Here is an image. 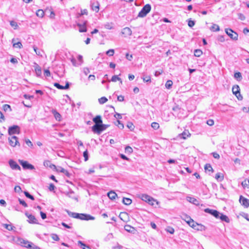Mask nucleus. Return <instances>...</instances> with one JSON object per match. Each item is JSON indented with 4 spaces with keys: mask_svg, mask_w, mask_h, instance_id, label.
Instances as JSON below:
<instances>
[{
    "mask_svg": "<svg viewBox=\"0 0 249 249\" xmlns=\"http://www.w3.org/2000/svg\"><path fill=\"white\" fill-rule=\"evenodd\" d=\"M83 157H84L85 161H87L89 159V153L87 150L83 152Z\"/></svg>",
    "mask_w": 249,
    "mask_h": 249,
    "instance_id": "nucleus-51",
    "label": "nucleus"
},
{
    "mask_svg": "<svg viewBox=\"0 0 249 249\" xmlns=\"http://www.w3.org/2000/svg\"><path fill=\"white\" fill-rule=\"evenodd\" d=\"M196 226V228H195V230H197V231H203L205 230V226L201 224H199L197 223L196 224H195Z\"/></svg>",
    "mask_w": 249,
    "mask_h": 249,
    "instance_id": "nucleus-33",
    "label": "nucleus"
},
{
    "mask_svg": "<svg viewBox=\"0 0 249 249\" xmlns=\"http://www.w3.org/2000/svg\"><path fill=\"white\" fill-rule=\"evenodd\" d=\"M173 82L171 80H168L165 84V87L167 89H170L172 86Z\"/></svg>",
    "mask_w": 249,
    "mask_h": 249,
    "instance_id": "nucleus-42",
    "label": "nucleus"
},
{
    "mask_svg": "<svg viewBox=\"0 0 249 249\" xmlns=\"http://www.w3.org/2000/svg\"><path fill=\"white\" fill-rule=\"evenodd\" d=\"M43 164L45 167H49L53 169H54V168H56V166L55 165L52 164L50 161L48 160H45L44 161Z\"/></svg>",
    "mask_w": 249,
    "mask_h": 249,
    "instance_id": "nucleus-24",
    "label": "nucleus"
},
{
    "mask_svg": "<svg viewBox=\"0 0 249 249\" xmlns=\"http://www.w3.org/2000/svg\"><path fill=\"white\" fill-rule=\"evenodd\" d=\"M3 227H4L6 229L9 231H11L13 230L14 228H15L14 226H13L11 224H2Z\"/></svg>",
    "mask_w": 249,
    "mask_h": 249,
    "instance_id": "nucleus-32",
    "label": "nucleus"
},
{
    "mask_svg": "<svg viewBox=\"0 0 249 249\" xmlns=\"http://www.w3.org/2000/svg\"><path fill=\"white\" fill-rule=\"evenodd\" d=\"M195 24V21L194 20H191V19H189L188 21V26L192 28L193 27Z\"/></svg>",
    "mask_w": 249,
    "mask_h": 249,
    "instance_id": "nucleus-53",
    "label": "nucleus"
},
{
    "mask_svg": "<svg viewBox=\"0 0 249 249\" xmlns=\"http://www.w3.org/2000/svg\"><path fill=\"white\" fill-rule=\"evenodd\" d=\"M166 231L171 234H173L175 231L174 229L173 228L170 227H168L167 228Z\"/></svg>",
    "mask_w": 249,
    "mask_h": 249,
    "instance_id": "nucleus-59",
    "label": "nucleus"
},
{
    "mask_svg": "<svg viewBox=\"0 0 249 249\" xmlns=\"http://www.w3.org/2000/svg\"><path fill=\"white\" fill-rule=\"evenodd\" d=\"M78 245H80L81 247L83 249H91L89 246H87L81 241H79L78 242Z\"/></svg>",
    "mask_w": 249,
    "mask_h": 249,
    "instance_id": "nucleus-35",
    "label": "nucleus"
},
{
    "mask_svg": "<svg viewBox=\"0 0 249 249\" xmlns=\"http://www.w3.org/2000/svg\"><path fill=\"white\" fill-rule=\"evenodd\" d=\"M151 127L155 129V130H157L158 129L159 127H160V125H159V124L158 123H156V122H153L151 124Z\"/></svg>",
    "mask_w": 249,
    "mask_h": 249,
    "instance_id": "nucleus-49",
    "label": "nucleus"
},
{
    "mask_svg": "<svg viewBox=\"0 0 249 249\" xmlns=\"http://www.w3.org/2000/svg\"><path fill=\"white\" fill-rule=\"evenodd\" d=\"M18 201H19V204L22 205L24 207H28L27 204L23 200H22L20 198H18Z\"/></svg>",
    "mask_w": 249,
    "mask_h": 249,
    "instance_id": "nucleus-52",
    "label": "nucleus"
},
{
    "mask_svg": "<svg viewBox=\"0 0 249 249\" xmlns=\"http://www.w3.org/2000/svg\"><path fill=\"white\" fill-rule=\"evenodd\" d=\"M207 124L210 126H213L214 124V121L212 119H209L207 121Z\"/></svg>",
    "mask_w": 249,
    "mask_h": 249,
    "instance_id": "nucleus-62",
    "label": "nucleus"
},
{
    "mask_svg": "<svg viewBox=\"0 0 249 249\" xmlns=\"http://www.w3.org/2000/svg\"><path fill=\"white\" fill-rule=\"evenodd\" d=\"M99 3L98 1H91L90 2V6L93 11H95L96 13L98 12L99 10Z\"/></svg>",
    "mask_w": 249,
    "mask_h": 249,
    "instance_id": "nucleus-15",
    "label": "nucleus"
},
{
    "mask_svg": "<svg viewBox=\"0 0 249 249\" xmlns=\"http://www.w3.org/2000/svg\"><path fill=\"white\" fill-rule=\"evenodd\" d=\"M122 202L125 205H129L132 203V200L129 198L124 197Z\"/></svg>",
    "mask_w": 249,
    "mask_h": 249,
    "instance_id": "nucleus-31",
    "label": "nucleus"
},
{
    "mask_svg": "<svg viewBox=\"0 0 249 249\" xmlns=\"http://www.w3.org/2000/svg\"><path fill=\"white\" fill-rule=\"evenodd\" d=\"M114 51L113 49H110L109 50H108L107 53H106V54L110 56H113V54H114Z\"/></svg>",
    "mask_w": 249,
    "mask_h": 249,
    "instance_id": "nucleus-56",
    "label": "nucleus"
},
{
    "mask_svg": "<svg viewBox=\"0 0 249 249\" xmlns=\"http://www.w3.org/2000/svg\"><path fill=\"white\" fill-rule=\"evenodd\" d=\"M108 126V125L103 124V123L98 125V127L96 128V130L92 129V131L97 134H100L103 131L105 130Z\"/></svg>",
    "mask_w": 249,
    "mask_h": 249,
    "instance_id": "nucleus-11",
    "label": "nucleus"
},
{
    "mask_svg": "<svg viewBox=\"0 0 249 249\" xmlns=\"http://www.w3.org/2000/svg\"><path fill=\"white\" fill-rule=\"evenodd\" d=\"M186 199L189 202L193 203L196 206H198L199 205V201L196 198H195L194 197H191V196H187L186 197Z\"/></svg>",
    "mask_w": 249,
    "mask_h": 249,
    "instance_id": "nucleus-21",
    "label": "nucleus"
},
{
    "mask_svg": "<svg viewBox=\"0 0 249 249\" xmlns=\"http://www.w3.org/2000/svg\"><path fill=\"white\" fill-rule=\"evenodd\" d=\"M124 229L127 232L131 233H133V234H134L136 231V230L135 229V228H134L129 225H126L124 226Z\"/></svg>",
    "mask_w": 249,
    "mask_h": 249,
    "instance_id": "nucleus-20",
    "label": "nucleus"
},
{
    "mask_svg": "<svg viewBox=\"0 0 249 249\" xmlns=\"http://www.w3.org/2000/svg\"><path fill=\"white\" fill-rule=\"evenodd\" d=\"M240 88L237 85H235L232 87V91L233 94H234L239 100H242L243 97L240 92Z\"/></svg>",
    "mask_w": 249,
    "mask_h": 249,
    "instance_id": "nucleus-3",
    "label": "nucleus"
},
{
    "mask_svg": "<svg viewBox=\"0 0 249 249\" xmlns=\"http://www.w3.org/2000/svg\"><path fill=\"white\" fill-rule=\"evenodd\" d=\"M141 198L142 200L147 202L151 205H154V202L156 201V200L153 197L146 194H142L141 195Z\"/></svg>",
    "mask_w": 249,
    "mask_h": 249,
    "instance_id": "nucleus-4",
    "label": "nucleus"
},
{
    "mask_svg": "<svg viewBox=\"0 0 249 249\" xmlns=\"http://www.w3.org/2000/svg\"><path fill=\"white\" fill-rule=\"evenodd\" d=\"M114 117L119 120V119H121L122 118V115L120 113L116 112L115 114L114 115Z\"/></svg>",
    "mask_w": 249,
    "mask_h": 249,
    "instance_id": "nucleus-64",
    "label": "nucleus"
},
{
    "mask_svg": "<svg viewBox=\"0 0 249 249\" xmlns=\"http://www.w3.org/2000/svg\"><path fill=\"white\" fill-rule=\"evenodd\" d=\"M19 163L22 165V167L24 169H30V170H33L35 169V167L26 161H24L23 160H18Z\"/></svg>",
    "mask_w": 249,
    "mask_h": 249,
    "instance_id": "nucleus-8",
    "label": "nucleus"
},
{
    "mask_svg": "<svg viewBox=\"0 0 249 249\" xmlns=\"http://www.w3.org/2000/svg\"><path fill=\"white\" fill-rule=\"evenodd\" d=\"M51 237L53 240L54 241H58L59 240V238L58 236L56 234H52L51 235Z\"/></svg>",
    "mask_w": 249,
    "mask_h": 249,
    "instance_id": "nucleus-58",
    "label": "nucleus"
},
{
    "mask_svg": "<svg viewBox=\"0 0 249 249\" xmlns=\"http://www.w3.org/2000/svg\"><path fill=\"white\" fill-rule=\"evenodd\" d=\"M44 75L46 77H49L51 76V72L49 70H44Z\"/></svg>",
    "mask_w": 249,
    "mask_h": 249,
    "instance_id": "nucleus-63",
    "label": "nucleus"
},
{
    "mask_svg": "<svg viewBox=\"0 0 249 249\" xmlns=\"http://www.w3.org/2000/svg\"><path fill=\"white\" fill-rule=\"evenodd\" d=\"M239 202L245 208L249 207V199L243 197L242 196H240Z\"/></svg>",
    "mask_w": 249,
    "mask_h": 249,
    "instance_id": "nucleus-13",
    "label": "nucleus"
},
{
    "mask_svg": "<svg viewBox=\"0 0 249 249\" xmlns=\"http://www.w3.org/2000/svg\"><path fill=\"white\" fill-rule=\"evenodd\" d=\"M210 29L213 32H217L220 30L219 26L216 24H213Z\"/></svg>",
    "mask_w": 249,
    "mask_h": 249,
    "instance_id": "nucleus-30",
    "label": "nucleus"
},
{
    "mask_svg": "<svg viewBox=\"0 0 249 249\" xmlns=\"http://www.w3.org/2000/svg\"><path fill=\"white\" fill-rule=\"evenodd\" d=\"M197 223L195 222L193 219L188 222V225L193 228V229L196 228V226L195 224H196Z\"/></svg>",
    "mask_w": 249,
    "mask_h": 249,
    "instance_id": "nucleus-50",
    "label": "nucleus"
},
{
    "mask_svg": "<svg viewBox=\"0 0 249 249\" xmlns=\"http://www.w3.org/2000/svg\"><path fill=\"white\" fill-rule=\"evenodd\" d=\"M121 33L124 35V37L130 36L132 34L131 30L128 27H125L122 30Z\"/></svg>",
    "mask_w": 249,
    "mask_h": 249,
    "instance_id": "nucleus-19",
    "label": "nucleus"
},
{
    "mask_svg": "<svg viewBox=\"0 0 249 249\" xmlns=\"http://www.w3.org/2000/svg\"><path fill=\"white\" fill-rule=\"evenodd\" d=\"M126 126L131 131L133 130L135 127L133 123L130 122L127 123Z\"/></svg>",
    "mask_w": 249,
    "mask_h": 249,
    "instance_id": "nucleus-47",
    "label": "nucleus"
},
{
    "mask_svg": "<svg viewBox=\"0 0 249 249\" xmlns=\"http://www.w3.org/2000/svg\"><path fill=\"white\" fill-rule=\"evenodd\" d=\"M222 221H225L227 223H229L230 222V219L229 217L226 215L223 214V213H220L219 218Z\"/></svg>",
    "mask_w": 249,
    "mask_h": 249,
    "instance_id": "nucleus-23",
    "label": "nucleus"
},
{
    "mask_svg": "<svg viewBox=\"0 0 249 249\" xmlns=\"http://www.w3.org/2000/svg\"><path fill=\"white\" fill-rule=\"evenodd\" d=\"M241 185L244 188H246V187L249 188V179H245L242 182Z\"/></svg>",
    "mask_w": 249,
    "mask_h": 249,
    "instance_id": "nucleus-34",
    "label": "nucleus"
},
{
    "mask_svg": "<svg viewBox=\"0 0 249 249\" xmlns=\"http://www.w3.org/2000/svg\"><path fill=\"white\" fill-rule=\"evenodd\" d=\"M190 135V133L189 131H184L181 134L179 135V137L180 138L183 139H186L187 138H188Z\"/></svg>",
    "mask_w": 249,
    "mask_h": 249,
    "instance_id": "nucleus-25",
    "label": "nucleus"
},
{
    "mask_svg": "<svg viewBox=\"0 0 249 249\" xmlns=\"http://www.w3.org/2000/svg\"><path fill=\"white\" fill-rule=\"evenodd\" d=\"M173 111V114L175 116L179 117V113L183 110L178 105H176L172 108Z\"/></svg>",
    "mask_w": 249,
    "mask_h": 249,
    "instance_id": "nucleus-17",
    "label": "nucleus"
},
{
    "mask_svg": "<svg viewBox=\"0 0 249 249\" xmlns=\"http://www.w3.org/2000/svg\"><path fill=\"white\" fill-rule=\"evenodd\" d=\"M24 194L25 196L28 198L31 199V200H34L35 199V198L34 196L31 195L27 191H24Z\"/></svg>",
    "mask_w": 249,
    "mask_h": 249,
    "instance_id": "nucleus-43",
    "label": "nucleus"
},
{
    "mask_svg": "<svg viewBox=\"0 0 249 249\" xmlns=\"http://www.w3.org/2000/svg\"><path fill=\"white\" fill-rule=\"evenodd\" d=\"M54 86L59 89H68L70 88V83L69 82H67L66 85L65 86H63L58 83H54Z\"/></svg>",
    "mask_w": 249,
    "mask_h": 249,
    "instance_id": "nucleus-18",
    "label": "nucleus"
},
{
    "mask_svg": "<svg viewBox=\"0 0 249 249\" xmlns=\"http://www.w3.org/2000/svg\"><path fill=\"white\" fill-rule=\"evenodd\" d=\"M21 243L23 244L24 247L27 248H30L32 247V243L28 242V241L23 240V242Z\"/></svg>",
    "mask_w": 249,
    "mask_h": 249,
    "instance_id": "nucleus-37",
    "label": "nucleus"
},
{
    "mask_svg": "<svg viewBox=\"0 0 249 249\" xmlns=\"http://www.w3.org/2000/svg\"><path fill=\"white\" fill-rule=\"evenodd\" d=\"M65 211L67 212V213L70 216H71L74 218L85 220H94L95 219L94 217L89 214L73 213L68 210H66Z\"/></svg>",
    "mask_w": 249,
    "mask_h": 249,
    "instance_id": "nucleus-1",
    "label": "nucleus"
},
{
    "mask_svg": "<svg viewBox=\"0 0 249 249\" xmlns=\"http://www.w3.org/2000/svg\"><path fill=\"white\" fill-rule=\"evenodd\" d=\"M10 25L11 26L14 27L15 29H16L18 26L17 23L14 21H11L10 22Z\"/></svg>",
    "mask_w": 249,
    "mask_h": 249,
    "instance_id": "nucleus-61",
    "label": "nucleus"
},
{
    "mask_svg": "<svg viewBox=\"0 0 249 249\" xmlns=\"http://www.w3.org/2000/svg\"><path fill=\"white\" fill-rule=\"evenodd\" d=\"M65 194H66V195L67 196H68V197H70V198H71L72 199H74L77 201H78V198L77 197H75V196H73V195H74V192L73 191H70L69 192H66V193H65Z\"/></svg>",
    "mask_w": 249,
    "mask_h": 249,
    "instance_id": "nucleus-28",
    "label": "nucleus"
},
{
    "mask_svg": "<svg viewBox=\"0 0 249 249\" xmlns=\"http://www.w3.org/2000/svg\"><path fill=\"white\" fill-rule=\"evenodd\" d=\"M2 108L5 111H11L12 109L11 106L7 104H5L3 106Z\"/></svg>",
    "mask_w": 249,
    "mask_h": 249,
    "instance_id": "nucleus-41",
    "label": "nucleus"
},
{
    "mask_svg": "<svg viewBox=\"0 0 249 249\" xmlns=\"http://www.w3.org/2000/svg\"><path fill=\"white\" fill-rule=\"evenodd\" d=\"M125 152L127 154H131L133 152V149L130 146H127L125 148Z\"/></svg>",
    "mask_w": 249,
    "mask_h": 249,
    "instance_id": "nucleus-46",
    "label": "nucleus"
},
{
    "mask_svg": "<svg viewBox=\"0 0 249 249\" xmlns=\"http://www.w3.org/2000/svg\"><path fill=\"white\" fill-rule=\"evenodd\" d=\"M117 80L118 81H120L121 83H122V81L121 80V79L120 78H119L117 75H113L112 78H111V81L112 82H116Z\"/></svg>",
    "mask_w": 249,
    "mask_h": 249,
    "instance_id": "nucleus-44",
    "label": "nucleus"
},
{
    "mask_svg": "<svg viewBox=\"0 0 249 249\" xmlns=\"http://www.w3.org/2000/svg\"><path fill=\"white\" fill-rule=\"evenodd\" d=\"M234 77H235V78H236L237 79H241L242 78L241 73L240 72H235L234 73Z\"/></svg>",
    "mask_w": 249,
    "mask_h": 249,
    "instance_id": "nucleus-57",
    "label": "nucleus"
},
{
    "mask_svg": "<svg viewBox=\"0 0 249 249\" xmlns=\"http://www.w3.org/2000/svg\"><path fill=\"white\" fill-rule=\"evenodd\" d=\"M204 169L206 171H212L213 172V169L210 164H206L205 165Z\"/></svg>",
    "mask_w": 249,
    "mask_h": 249,
    "instance_id": "nucleus-40",
    "label": "nucleus"
},
{
    "mask_svg": "<svg viewBox=\"0 0 249 249\" xmlns=\"http://www.w3.org/2000/svg\"><path fill=\"white\" fill-rule=\"evenodd\" d=\"M107 99L106 97H102L98 99V101L100 104H103L107 102Z\"/></svg>",
    "mask_w": 249,
    "mask_h": 249,
    "instance_id": "nucleus-45",
    "label": "nucleus"
},
{
    "mask_svg": "<svg viewBox=\"0 0 249 249\" xmlns=\"http://www.w3.org/2000/svg\"><path fill=\"white\" fill-rule=\"evenodd\" d=\"M87 23V20H84L77 23V26L79 27V31L81 33L87 32L86 24Z\"/></svg>",
    "mask_w": 249,
    "mask_h": 249,
    "instance_id": "nucleus-12",
    "label": "nucleus"
},
{
    "mask_svg": "<svg viewBox=\"0 0 249 249\" xmlns=\"http://www.w3.org/2000/svg\"><path fill=\"white\" fill-rule=\"evenodd\" d=\"M36 64L35 67V72L37 76L39 77L41 76L42 71L41 68L38 66V65Z\"/></svg>",
    "mask_w": 249,
    "mask_h": 249,
    "instance_id": "nucleus-26",
    "label": "nucleus"
},
{
    "mask_svg": "<svg viewBox=\"0 0 249 249\" xmlns=\"http://www.w3.org/2000/svg\"><path fill=\"white\" fill-rule=\"evenodd\" d=\"M20 127L18 125H14L8 128V134L12 135L15 134H19Z\"/></svg>",
    "mask_w": 249,
    "mask_h": 249,
    "instance_id": "nucleus-6",
    "label": "nucleus"
},
{
    "mask_svg": "<svg viewBox=\"0 0 249 249\" xmlns=\"http://www.w3.org/2000/svg\"><path fill=\"white\" fill-rule=\"evenodd\" d=\"M36 15L39 18H43L44 15V12L42 10L39 9L36 11Z\"/></svg>",
    "mask_w": 249,
    "mask_h": 249,
    "instance_id": "nucleus-36",
    "label": "nucleus"
},
{
    "mask_svg": "<svg viewBox=\"0 0 249 249\" xmlns=\"http://www.w3.org/2000/svg\"><path fill=\"white\" fill-rule=\"evenodd\" d=\"M26 216L28 218V222L32 224H37V220L35 216L32 214H30L27 213H25Z\"/></svg>",
    "mask_w": 249,
    "mask_h": 249,
    "instance_id": "nucleus-16",
    "label": "nucleus"
},
{
    "mask_svg": "<svg viewBox=\"0 0 249 249\" xmlns=\"http://www.w3.org/2000/svg\"><path fill=\"white\" fill-rule=\"evenodd\" d=\"M71 62H72L73 65L74 66H78L81 65V63H79V64L77 63L76 62V60L74 58H72L71 60Z\"/></svg>",
    "mask_w": 249,
    "mask_h": 249,
    "instance_id": "nucleus-60",
    "label": "nucleus"
},
{
    "mask_svg": "<svg viewBox=\"0 0 249 249\" xmlns=\"http://www.w3.org/2000/svg\"><path fill=\"white\" fill-rule=\"evenodd\" d=\"M52 113L56 120L60 121L61 116L59 113H58L55 109H53L52 110Z\"/></svg>",
    "mask_w": 249,
    "mask_h": 249,
    "instance_id": "nucleus-22",
    "label": "nucleus"
},
{
    "mask_svg": "<svg viewBox=\"0 0 249 249\" xmlns=\"http://www.w3.org/2000/svg\"><path fill=\"white\" fill-rule=\"evenodd\" d=\"M10 145L12 147H15L16 145H20V144L18 141V138L15 136H12L8 139Z\"/></svg>",
    "mask_w": 249,
    "mask_h": 249,
    "instance_id": "nucleus-9",
    "label": "nucleus"
},
{
    "mask_svg": "<svg viewBox=\"0 0 249 249\" xmlns=\"http://www.w3.org/2000/svg\"><path fill=\"white\" fill-rule=\"evenodd\" d=\"M107 196L111 200H114L117 195L114 192L111 191L107 193Z\"/></svg>",
    "mask_w": 249,
    "mask_h": 249,
    "instance_id": "nucleus-27",
    "label": "nucleus"
},
{
    "mask_svg": "<svg viewBox=\"0 0 249 249\" xmlns=\"http://www.w3.org/2000/svg\"><path fill=\"white\" fill-rule=\"evenodd\" d=\"M215 178L218 181H221L224 179V176H223V174H222L221 173H217L215 175Z\"/></svg>",
    "mask_w": 249,
    "mask_h": 249,
    "instance_id": "nucleus-29",
    "label": "nucleus"
},
{
    "mask_svg": "<svg viewBox=\"0 0 249 249\" xmlns=\"http://www.w3.org/2000/svg\"><path fill=\"white\" fill-rule=\"evenodd\" d=\"M144 82H151V77L149 75H143L142 78Z\"/></svg>",
    "mask_w": 249,
    "mask_h": 249,
    "instance_id": "nucleus-39",
    "label": "nucleus"
},
{
    "mask_svg": "<svg viewBox=\"0 0 249 249\" xmlns=\"http://www.w3.org/2000/svg\"><path fill=\"white\" fill-rule=\"evenodd\" d=\"M93 121L95 123V124L92 126V130H96V128L98 127V125L102 123L101 117L99 115H97L94 118Z\"/></svg>",
    "mask_w": 249,
    "mask_h": 249,
    "instance_id": "nucleus-10",
    "label": "nucleus"
},
{
    "mask_svg": "<svg viewBox=\"0 0 249 249\" xmlns=\"http://www.w3.org/2000/svg\"><path fill=\"white\" fill-rule=\"evenodd\" d=\"M151 9V6L149 4L145 5L141 9L140 12L139 13L138 17L144 18L147 14L150 11Z\"/></svg>",
    "mask_w": 249,
    "mask_h": 249,
    "instance_id": "nucleus-2",
    "label": "nucleus"
},
{
    "mask_svg": "<svg viewBox=\"0 0 249 249\" xmlns=\"http://www.w3.org/2000/svg\"><path fill=\"white\" fill-rule=\"evenodd\" d=\"M225 32L231 39L234 40H237L238 39V34L236 32H234L232 29H226Z\"/></svg>",
    "mask_w": 249,
    "mask_h": 249,
    "instance_id": "nucleus-5",
    "label": "nucleus"
},
{
    "mask_svg": "<svg viewBox=\"0 0 249 249\" xmlns=\"http://www.w3.org/2000/svg\"><path fill=\"white\" fill-rule=\"evenodd\" d=\"M202 54V52L201 50L196 49L194 51V55L195 56L199 57Z\"/></svg>",
    "mask_w": 249,
    "mask_h": 249,
    "instance_id": "nucleus-38",
    "label": "nucleus"
},
{
    "mask_svg": "<svg viewBox=\"0 0 249 249\" xmlns=\"http://www.w3.org/2000/svg\"><path fill=\"white\" fill-rule=\"evenodd\" d=\"M9 164L10 167L13 170H20V167L17 164V163L13 160H10L9 161Z\"/></svg>",
    "mask_w": 249,
    "mask_h": 249,
    "instance_id": "nucleus-14",
    "label": "nucleus"
},
{
    "mask_svg": "<svg viewBox=\"0 0 249 249\" xmlns=\"http://www.w3.org/2000/svg\"><path fill=\"white\" fill-rule=\"evenodd\" d=\"M22 46V45L20 42H18L17 43H13V47L15 48H21Z\"/></svg>",
    "mask_w": 249,
    "mask_h": 249,
    "instance_id": "nucleus-54",
    "label": "nucleus"
},
{
    "mask_svg": "<svg viewBox=\"0 0 249 249\" xmlns=\"http://www.w3.org/2000/svg\"><path fill=\"white\" fill-rule=\"evenodd\" d=\"M204 212L205 213H208L213 216L215 218L218 219L219 215L220 214V213L215 210L210 209L209 208H206L204 210Z\"/></svg>",
    "mask_w": 249,
    "mask_h": 249,
    "instance_id": "nucleus-7",
    "label": "nucleus"
},
{
    "mask_svg": "<svg viewBox=\"0 0 249 249\" xmlns=\"http://www.w3.org/2000/svg\"><path fill=\"white\" fill-rule=\"evenodd\" d=\"M54 169H55L56 171L58 172H61L63 173H64L65 171V169L61 166H56V168H54Z\"/></svg>",
    "mask_w": 249,
    "mask_h": 249,
    "instance_id": "nucleus-48",
    "label": "nucleus"
},
{
    "mask_svg": "<svg viewBox=\"0 0 249 249\" xmlns=\"http://www.w3.org/2000/svg\"><path fill=\"white\" fill-rule=\"evenodd\" d=\"M117 124H116V125H117L120 129H122L124 128V124L122 123L119 120L117 121Z\"/></svg>",
    "mask_w": 249,
    "mask_h": 249,
    "instance_id": "nucleus-55",
    "label": "nucleus"
}]
</instances>
